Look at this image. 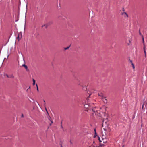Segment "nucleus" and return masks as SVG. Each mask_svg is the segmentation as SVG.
I'll use <instances>...</instances> for the list:
<instances>
[{"label": "nucleus", "mask_w": 147, "mask_h": 147, "mask_svg": "<svg viewBox=\"0 0 147 147\" xmlns=\"http://www.w3.org/2000/svg\"><path fill=\"white\" fill-rule=\"evenodd\" d=\"M93 145L94 147H99V146L97 144L96 142L95 141H93Z\"/></svg>", "instance_id": "nucleus-8"}, {"label": "nucleus", "mask_w": 147, "mask_h": 147, "mask_svg": "<svg viewBox=\"0 0 147 147\" xmlns=\"http://www.w3.org/2000/svg\"><path fill=\"white\" fill-rule=\"evenodd\" d=\"M45 110H46V111H47V113H48V111H47V109L45 108Z\"/></svg>", "instance_id": "nucleus-29"}, {"label": "nucleus", "mask_w": 147, "mask_h": 147, "mask_svg": "<svg viewBox=\"0 0 147 147\" xmlns=\"http://www.w3.org/2000/svg\"><path fill=\"white\" fill-rule=\"evenodd\" d=\"M78 84L79 85H80L81 86L83 87V86L81 85V82L80 81L78 82Z\"/></svg>", "instance_id": "nucleus-12"}, {"label": "nucleus", "mask_w": 147, "mask_h": 147, "mask_svg": "<svg viewBox=\"0 0 147 147\" xmlns=\"http://www.w3.org/2000/svg\"><path fill=\"white\" fill-rule=\"evenodd\" d=\"M44 104H45V100H44Z\"/></svg>", "instance_id": "nucleus-35"}, {"label": "nucleus", "mask_w": 147, "mask_h": 147, "mask_svg": "<svg viewBox=\"0 0 147 147\" xmlns=\"http://www.w3.org/2000/svg\"><path fill=\"white\" fill-rule=\"evenodd\" d=\"M123 11H124V8H123Z\"/></svg>", "instance_id": "nucleus-36"}, {"label": "nucleus", "mask_w": 147, "mask_h": 147, "mask_svg": "<svg viewBox=\"0 0 147 147\" xmlns=\"http://www.w3.org/2000/svg\"><path fill=\"white\" fill-rule=\"evenodd\" d=\"M105 144V143H103V142H102V141H101V140H100V145H99V147H104V146H105V144Z\"/></svg>", "instance_id": "nucleus-6"}, {"label": "nucleus", "mask_w": 147, "mask_h": 147, "mask_svg": "<svg viewBox=\"0 0 147 147\" xmlns=\"http://www.w3.org/2000/svg\"><path fill=\"white\" fill-rule=\"evenodd\" d=\"M139 33L140 35H141V33L140 32H139Z\"/></svg>", "instance_id": "nucleus-30"}, {"label": "nucleus", "mask_w": 147, "mask_h": 147, "mask_svg": "<svg viewBox=\"0 0 147 147\" xmlns=\"http://www.w3.org/2000/svg\"><path fill=\"white\" fill-rule=\"evenodd\" d=\"M14 78V76L13 75H11L9 76V78Z\"/></svg>", "instance_id": "nucleus-14"}, {"label": "nucleus", "mask_w": 147, "mask_h": 147, "mask_svg": "<svg viewBox=\"0 0 147 147\" xmlns=\"http://www.w3.org/2000/svg\"><path fill=\"white\" fill-rule=\"evenodd\" d=\"M83 89L84 90H85L86 89V86H85L84 87H83Z\"/></svg>", "instance_id": "nucleus-19"}, {"label": "nucleus", "mask_w": 147, "mask_h": 147, "mask_svg": "<svg viewBox=\"0 0 147 147\" xmlns=\"http://www.w3.org/2000/svg\"><path fill=\"white\" fill-rule=\"evenodd\" d=\"M146 106L147 107V103H146Z\"/></svg>", "instance_id": "nucleus-31"}, {"label": "nucleus", "mask_w": 147, "mask_h": 147, "mask_svg": "<svg viewBox=\"0 0 147 147\" xmlns=\"http://www.w3.org/2000/svg\"><path fill=\"white\" fill-rule=\"evenodd\" d=\"M98 96H100L102 99H105V98L102 92H99L98 94Z\"/></svg>", "instance_id": "nucleus-4"}, {"label": "nucleus", "mask_w": 147, "mask_h": 147, "mask_svg": "<svg viewBox=\"0 0 147 147\" xmlns=\"http://www.w3.org/2000/svg\"><path fill=\"white\" fill-rule=\"evenodd\" d=\"M48 26V25L47 24H45L42 26V27L45 26V28H47Z\"/></svg>", "instance_id": "nucleus-15"}, {"label": "nucleus", "mask_w": 147, "mask_h": 147, "mask_svg": "<svg viewBox=\"0 0 147 147\" xmlns=\"http://www.w3.org/2000/svg\"><path fill=\"white\" fill-rule=\"evenodd\" d=\"M91 94H90L89 95V96H88V97L87 98V100H88V98L90 96Z\"/></svg>", "instance_id": "nucleus-22"}, {"label": "nucleus", "mask_w": 147, "mask_h": 147, "mask_svg": "<svg viewBox=\"0 0 147 147\" xmlns=\"http://www.w3.org/2000/svg\"><path fill=\"white\" fill-rule=\"evenodd\" d=\"M22 66L24 67L25 68V69H26V70L27 71H29V69H28L27 66H26L25 64L23 65Z\"/></svg>", "instance_id": "nucleus-7"}, {"label": "nucleus", "mask_w": 147, "mask_h": 147, "mask_svg": "<svg viewBox=\"0 0 147 147\" xmlns=\"http://www.w3.org/2000/svg\"><path fill=\"white\" fill-rule=\"evenodd\" d=\"M69 48V47H67L65 48H64V49H65V50H66L68 49Z\"/></svg>", "instance_id": "nucleus-18"}, {"label": "nucleus", "mask_w": 147, "mask_h": 147, "mask_svg": "<svg viewBox=\"0 0 147 147\" xmlns=\"http://www.w3.org/2000/svg\"><path fill=\"white\" fill-rule=\"evenodd\" d=\"M102 137H103V138H105V136H104L103 135L102 136Z\"/></svg>", "instance_id": "nucleus-32"}, {"label": "nucleus", "mask_w": 147, "mask_h": 147, "mask_svg": "<svg viewBox=\"0 0 147 147\" xmlns=\"http://www.w3.org/2000/svg\"><path fill=\"white\" fill-rule=\"evenodd\" d=\"M18 40H19V35H18Z\"/></svg>", "instance_id": "nucleus-28"}, {"label": "nucleus", "mask_w": 147, "mask_h": 147, "mask_svg": "<svg viewBox=\"0 0 147 147\" xmlns=\"http://www.w3.org/2000/svg\"><path fill=\"white\" fill-rule=\"evenodd\" d=\"M98 139L99 140V142H100V140H100V138L99 137H98Z\"/></svg>", "instance_id": "nucleus-23"}, {"label": "nucleus", "mask_w": 147, "mask_h": 147, "mask_svg": "<svg viewBox=\"0 0 147 147\" xmlns=\"http://www.w3.org/2000/svg\"><path fill=\"white\" fill-rule=\"evenodd\" d=\"M92 111L94 112L93 113V115L94 116V115H96L97 116L100 117L101 116V114H100V112L98 111L96 109V108L92 109Z\"/></svg>", "instance_id": "nucleus-1"}, {"label": "nucleus", "mask_w": 147, "mask_h": 147, "mask_svg": "<svg viewBox=\"0 0 147 147\" xmlns=\"http://www.w3.org/2000/svg\"><path fill=\"white\" fill-rule=\"evenodd\" d=\"M94 131H95V133L96 134V130H95V129H94Z\"/></svg>", "instance_id": "nucleus-34"}, {"label": "nucleus", "mask_w": 147, "mask_h": 147, "mask_svg": "<svg viewBox=\"0 0 147 147\" xmlns=\"http://www.w3.org/2000/svg\"><path fill=\"white\" fill-rule=\"evenodd\" d=\"M131 65L132 66L133 69H135V66L134 64L133 63H132Z\"/></svg>", "instance_id": "nucleus-17"}, {"label": "nucleus", "mask_w": 147, "mask_h": 147, "mask_svg": "<svg viewBox=\"0 0 147 147\" xmlns=\"http://www.w3.org/2000/svg\"><path fill=\"white\" fill-rule=\"evenodd\" d=\"M93 105V104L92 105V104L90 105L89 103L88 104H85L84 105V107L86 109H90L93 106L92 105Z\"/></svg>", "instance_id": "nucleus-2"}, {"label": "nucleus", "mask_w": 147, "mask_h": 147, "mask_svg": "<svg viewBox=\"0 0 147 147\" xmlns=\"http://www.w3.org/2000/svg\"><path fill=\"white\" fill-rule=\"evenodd\" d=\"M24 117V115L23 114H22L21 117Z\"/></svg>", "instance_id": "nucleus-26"}, {"label": "nucleus", "mask_w": 147, "mask_h": 147, "mask_svg": "<svg viewBox=\"0 0 147 147\" xmlns=\"http://www.w3.org/2000/svg\"><path fill=\"white\" fill-rule=\"evenodd\" d=\"M48 119L51 122V123H53V121L51 120V118L50 117H48Z\"/></svg>", "instance_id": "nucleus-11"}, {"label": "nucleus", "mask_w": 147, "mask_h": 147, "mask_svg": "<svg viewBox=\"0 0 147 147\" xmlns=\"http://www.w3.org/2000/svg\"><path fill=\"white\" fill-rule=\"evenodd\" d=\"M142 39H143V43H144V38H143H143H142Z\"/></svg>", "instance_id": "nucleus-24"}, {"label": "nucleus", "mask_w": 147, "mask_h": 147, "mask_svg": "<svg viewBox=\"0 0 147 147\" xmlns=\"http://www.w3.org/2000/svg\"><path fill=\"white\" fill-rule=\"evenodd\" d=\"M121 14L123 15L125 17H127L128 16V15L126 12L121 13Z\"/></svg>", "instance_id": "nucleus-9"}, {"label": "nucleus", "mask_w": 147, "mask_h": 147, "mask_svg": "<svg viewBox=\"0 0 147 147\" xmlns=\"http://www.w3.org/2000/svg\"><path fill=\"white\" fill-rule=\"evenodd\" d=\"M129 62L130 63H131V64H132V63H133L132 61L131 60H129Z\"/></svg>", "instance_id": "nucleus-21"}, {"label": "nucleus", "mask_w": 147, "mask_h": 147, "mask_svg": "<svg viewBox=\"0 0 147 147\" xmlns=\"http://www.w3.org/2000/svg\"><path fill=\"white\" fill-rule=\"evenodd\" d=\"M36 87H37V90L38 91L39 90H38V85H37V84H36Z\"/></svg>", "instance_id": "nucleus-20"}, {"label": "nucleus", "mask_w": 147, "mask_h": 147, "mask_svg": "<svg viewBox=\"0 0 147 147\" xmlns=\"http://www.w3.org/2000/svg\"><path fill=\"white\" fill-rule=\"evenodd\" d=\"M6 76L7 77L9 78V76L7 74H6Z\"/></svg>", "instance_id": "nucleus-25"}, {"label": "nucleus", "mask_w": 147, "mask_h": 147, "mask_svg": "<svg viewBox=\"0 0 147 147\" xmlns=\"http://www.w3.org/2000/svg\"><path fill=\"white\" fill-rule=\"evenodd\" d=\"M103 124L105 123V124H107V121H106V119L105 120H103Z\"/></svg>", "instance_id": "nucleus-13"}, {"label": "nucleus", "mask_w": 147, "mask_h": 147, "mask_svg": "<svg viewBox=\"0 0 147 147\" xmlns=\"http://www.w3.org/2000/svg\"><path fill=\"white\" fill-rule=\"evenodd\" d=\"M146 103H144V104L143 105H142V108H143L144 107V104H145Z\"/></svg>", "instance_id": "nucleus-27"}, {"label": "nucleus", "mask_w": 147, "mask_h": 147, "mask_svg": "<svg viewBox=\"0 0 147 147\" xmlns=\"http://www.w3.org/2000/svg\"><path fill=\"white\" fill-rule=\"evenodd\" d=\"M33 85H34L35 84V80L34 79H33Z\"/></svg>", "instance_id": "nucleus-16"}, {"label": "nucleus", "mask_w": 147, "mask_h": 147, "mask_svg": "<svg viewBox=\"0 0 147 147\" xmlns=\"http://www.w3.org/2000/svg\"><path fill=\"white\" fill-rule=\"evenodd\" d=\"M131 38H128L127 39L126 42L128 45H129L131 44Z\"/></svg>", "instance_id": "nucleus-3"}, {"label": "nucleus", "mask_w": 147, "mask_h": 147, "mask_svg": "<svg viewBox=\"0 0 147 147\" xmlns=\"http://www.w3.org/2000/svg\"><path fill=\"white\" fill-rule=\"evenodd\" d=\"M145 48H146V46L145 45H144V53H145V56L146 55V51Z\"/></svg>", "instance_id": "nucleus-10"}, {"label": "nucleus", "mask_w": 147, "mask_h": 147, "mask_svg": "<svg viewBox=\"0 0 147 147\" xmlns=\"http://www.w3.org/2000/svg\"><path fill=\"white\" fill-rule=\"evenodd\" d=\"M60 145H61V147H63L61 144Z\"/></svg>", "instance_id": "nucleus-33"}, {"label": "nucleus", "mask_w": 147, "mask_h": 147, "mask_svg": "<svg viewBox=\"0 0 147 147\" xmlns=\"http://www.w3.org/2000/svg\"><path fill=\"white\" fill-rule=\"evenodd\" d=\"M103 143H106V142H107V139L106 138V137H105L104 138L103 137H102V140H101Z\"/></svg>", "instance_id": "nucleus-5"}]
</instances>
